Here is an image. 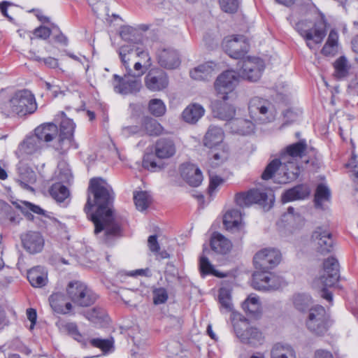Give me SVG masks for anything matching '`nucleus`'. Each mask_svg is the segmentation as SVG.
Wrapping results in <instances>:
<instances>
[{
    "mask_svg": "<svg viewBox=\"0 0 358 358\" xmlns=\"http://www.w3.org/2000/svg\"><path fill=\"white\" fill-rule=\"evenodd\" d=\"M110 203H87L85 210L94 224L96 234L105 231L106 241L120 235L121 228L115 220Z\"/></svg>",
    "mask_w": 358,
    "mask_h": 358,
    "instance_id": "1",
    "label": "nucleus"
},
{
    "mask_svg": "<svg viewBox=\"0 0 358 358\" xmlns=\"http://www.w3.org/2000/svg\"><path fill=\"white\" fill-rule=\"evenodd\" d=\"M307 149L306 140H301L297 143H292L286 147L280 154L282 160V170L284 171V176L287 180H294L299 175V160L304 155Z\"/></svg>",
    "mask_w": 358,
    "mask_h": 358,
    "instance_id": "2",
    "label": "nucleus"
},
{
    "mask_svg": "<svg viewBox=\"0 0 358 358\" xmlns=\"http://www.w3.org/2000/svg\"><path fill=\"white\" fill-rule=\"evenodd\" d=\"M57 125L48 123L38 127L35 129V134L27 137L18 147V151L21 155H32L38 151L43 143L52 141L57 135Z\"/></svg>",
    "mask_w": 358,
    "mask_h": 358,
    "instance_id": "3",
    "label": "nucleus"
},
{
    "mask_svg": "<svg viewBox=\"0 0 358 358\" xmlns=\"http://www.w3.org/2000/svg\"><path fill=\"white\" fill-rule=\"evenodd\" d=\"M296 30L306 41L309 48H313V41L315 44L321 43L326 36L327 22L323 13H320L319 19L315 22L313 31L310 21L304 20L297 22L295 25Z\"/></svg>",
    "mask_w": 358,
    "mask_h": 358,
    "instance_id": "4",
    "label": "nucleus"
},
{
    "mask_svg": "<svg viewBox=\"0 0 358 358\" xmlns=\"http://www.w3.org/2000/svg\"><path fill=\"white\" fill-rule=\"evenodd\" d=\"M10 113L24 116L33 113L37 108L34 94L27 90L16 92L6 104Z\"/></svg>",
    "mask_w": 358,
    "mask_h": 358,
    "instance_id": "5",
    "label": "nucleus"
},
{
    "mask_svg": "<svg viewBox=\"0 0 358 358\" xmlns=\"http://www.w3.org/2000/svg\"><path fill=\"white\" fill-rule=\"evenodd\" d=\"M339 264L334 257H329L323 263V269L318 279V282L323 286L321 296L329 302L333 300L332 293L327 289L331 287L339 279Z\"/></svg>",
    "mask_w": 358,
    "mask_h": 358,
    "instance_id": "6",
    "label": "nucleus"
},
{
    "mask_svg": "<svg viewBox=\"0 0 358 358\" xmlns=\"http://www.w3.org/2000/svg\"><path fill=\"white\" fill-rule=\"evenodd\" d=\"M66 294L74 304L81 307L91 306L97 299L96 294L86 284L78 280L69 282Z\"/></svg>",
    "mask_w": 358,
    "mask_h": 358,
    "instance_id": "7",
    "label": "nucleus"
},
{
    "mask_svg": "<svg viewBox=\"0 0 358 358\" xmlns=\"http://www.w3.org/2000/svg\"><path fill=\"white\" fill-rule=\"evenodd\" d=\"M306 324L313 334L323 336L328 331L329 326V315L325 308L320 305L310 308Z\"/></svg>",
    "mask_w": 358,
    "mask_h": 358,
    "instance_id": "8",
    "label": "nucleus"
},
{
    "mask_svg": "<svg viewBox=\"0 0 358 358\" xmlns=\"http://www.w3.org/2000/svg\"><path fill=\"white\" fill-rule=\"evenodd\" d=\"M232 324L236 336L243 343L256 345L261 341L262 333L257 328L251 327L245 318L241 316L236 320L233 318Z\"/></svg>",
    "mask_w": 358,
    "mask_h": 358,
    "instance_id": "9",
    "label": "nucleus"
},
{
    "mask_svg": "<svg viewBox=\"0 0 358 358\" xmlns=\"http://www.w3.org/2000/svg\"><path fill=\"white\" fill-rule=\"evenodd\" d=\"M248 110L250 117L255 122L265 123L273 119L271 104L267 100L262 98L251 99L248 105Z\"/></svg>",
    "mask_w": 358,
    "mask_h": 358,
    "instance_id": "10",
    "label": "nucleus"
},
{
    "mask_svg": "<svg viewBox=\"0 0 358 358\" xmlns=\"http://www.w3.org/2000/svg\"><path fill=\"white\" fill-rule=\"evenodd\" d=\"M238 65L240 76L252 82L257 81L264 69V63L259 57H247L238 62Z\"/></svg>",
    "mask_w": 358,
    "mask_h": 358,
    "instance_id": "11",
    "label": "nucleus"
},
{
    "mask_svg": "<svg viewBox=\"0 0 358 358\" xmlns=\"http://www.w3.org/2000/svg\"><path fill=\"white\" fill-rule=\"evenodd\" d=\"M113 86L116 93L127 95L138 92L142 87L141 80L132 76V72H126L123 76L113 75Z\"/></svg>",
    "mask_w": 358,
    "mask_h": 358,
    "instance_id": "12",
    "label": "nucleus"
},
{
    "mask_svg": "<svg viewBox=\"0 0 358 358\" xmlns=\"http://www.w3.org/2000/svg\"><path fill=\"white\" fill-rule=\"evenodd\" d=\"M62 120L60 123L59 135L57 142L52 145L53 148L62 154L67 151L73 143V135L75 124L73 121L66 117L62 113Z\"/></svg>",
    "mask_w": 358,
    "mask_h": 358,
    "instance_id": "13",
    "label": "nucleus"
},
{
    "mask_svg": "<svg viewBox=\"0 0 358 358\" xmlns=\"http://www.w3.org/2000/svg\"><path fill=\"white\" fill-rule=\"evenodd\" d=\"M281 255L275 248H264L258 251L253 258L255 268L268 271L275 267L280 262Z\"/></svg>",
    "mask_w": 358,
    "mask_h": 358,
    "instance_id": "14",
    "label": "nucleus"
},
{
    "mask_svg": "<svg viewBox=\"0 0 358 358\" xmlns=\"http://www.w3.org/2000/svg\"><path fill=\"white\" fill-rule=\"evenodd\" d=\"M223 224L225 229L241 240L247 231L245 223L243 220V215L237 209L227 210L223 216Z\"/></svg>",
    "mask_w": 358,
    "mask_h": 358,
    "instance_id": "15",
    "label": "nucleus"
},
{
    "mask_svg": "<svg viewBox=\"0 0 358 358\" xmlns=\"http://www.w3.org/2000/svg\"><path fill=\"white\" fill-rule=\"evenodd\" d=\"M89 198L87 201H90V195H93L94 201H113L115 193L106 181L101 178H92L90 181L88 187Z\"/></svg>",
    "mask_w": 358,
    "mask_h": 358,
    "instance_id": "16",
    "label": "nucleus"
},
{
    "mask_svg": "<svg viewBox=\"0 0 358 358\" xmlns=\"http://www.w3.org/2000/svg\"><path fill=\"white\" fill-rule=\"evenodd\" d=\"M222 47L225 52L234 59L243 57L248 50V44L243 36L226 37L223 41Z\"/></svg>",
    "mask_w": 358,
    "mask_h": 358,
    "instance_id": "17",
    "label": "nucleus"
},
{
    "mask_svg": "<svg viewBox=\"0 0 358 358\" xmlns=\"http://www.w3.org/2000/svg\"><path fill=\"white\" fill-rule=\"evenodd\" d=\"M252 285L258 290H275L280 287V280L268 271L259 270L253 274Z\"/></svg>",
    "mask_w": 358,
    "mask_h": 358,
    "instance_id": "18",
    "label": "nucleus"
},
{
    "mask_svg": "<svg viewBox=\"0 0 358 358\" xmlns=\"http://www.w3.org/2000/svg\"><path fill=\"white\" fill-rule=\"evenodd\" d=\"M238 83V76L234 71H226L220 75L215 82V88L218 94H223L222 99L227 100V95L234 91Z\"/></svg>",
    "mask_w": 358,
    "mask_h": 358,
    "instance_id": "19",
    "label": "nucleus"
},
{
    "mask_svg": "<svg viewBox=\"0 0 358 358\" xmlns=\"http://www.w3.org/2000/svg\"><path fill=\"white\" fill-rule=\"evenodd\" d=\"M235 201H274V191L272 189H252L238 192L235 195Z\"/></svg>",
    "mask_w": 358,
    "mask_h": 358,
    "instance_id": "20",
    "label": "nucleus"
},
{
    "mask_svg": "<svg viewBox=\"0 0 358 358\" xmlns=\"http://www.w3.org/2000/svg\"><path fill=\"white\" fill-rule=\"evenodd\" d=\"M317 250L321 254L329 252L334 245L331 234L327 229L317 227L312 235Z\"/></svg>",
    "mask_w": 358,
    "mask_h": 358,
    "instance_id": "21",
    "label": "nucleus"
},
{
    "mask_svg": "<svg viewBox=\"0 0 358 358\" xmlns=\"http://www.w3.org/2000/svg\"><path fill=\"white\" fill-rule=\"evenodd\" d=\"M23 248L30 254L41 252L44 247L45 241L41 233L30 231L22 235Z\"/></svg>",
    "mask_w": 358,
    "mask_h": 358,
    "instance_id": "22",
    "label": "nucleus"
},
{
    "mask_svg": "<svg viewBox=\"0 0 358 358\" xmlns=\"http://www.w3.org/2000/svg\"><path fill=\"white\" fill-rule=\"evenodd\" d=\"M145 86L151 91H161L168 85L166 73L162 70L150 71L145 78Z\"/></svg>",
    "mask_w": 358,
    "mask_h": 358,
    "instance_id": "23",
    "label": "nucleus"
},
{
    "mask_svg": "<svg viewBox=\"0 0 358 358\" xmlns=\"http://www.w3.org/2000/svg\"><path fill=\"white\" fill-rule=\"evenodd\" d=\"M118 52L126 72H133L130 62H134L135 59L138 57H148V55L146 52L141 50L139 48L134 49L131 45L121 46Z\"/></svg>",
    "mask_w": 358,
    "mask_h": 358,
    "instance_id": "24",
    "label": "nucleus"
},
{
    "mask_svg": "<svg viewBox=\"0 0 358 358\" xmlns=\"http://www.w3.org/2000/svg\"><path fill=\"white\" fill-rule=\"evenodd\" d=\"M180 170L181 177L190 186L198 187L203 181L201 170L194 164H183Z\"/></svg>",
    "mask_w": 358,
    "mask_h": 358,
    "instance_id": "25",
    "label": "nucleus"
},
{
    "mask_svg": "<svg viewBox=\"0 0 358 358\" xmlns=\"http://www.w3.org/2000/svg\"><path fill=\"white\" fill-rule=\"evenodd\" d=\"M176 152V144L171 138H161L157 141L155 145V154L159 159H169L172 157Z\"/></svg>",
    "mask_w": 358,
    "mask_h": 358,
    "instance_id": "26",
    "label": "nucleus"
},
{
    "mask_svg": "<svg viewBox=\"0 0 358 358\" xmlns=\"http://www.w3.org/2000/svg\"><path fill=\"white\" fill-rule=\"evenodd\" d=\"M158 63L165 69H173L179 66L180 61L176 50L164 49L158 54Z\"/></svg>",
    "mask_w": 358,
    "mask_h": 358,
    "instance_id": "27",
    "label": "nucleus"
},
{
    "mask_svg": "<svg viewBox=\"0 0 358 358\" xmlns=\"http://www.w3.org/2000/svg\"><path fill=\"white\" fill-rule=\"evenodd\" d=\"M219 301L221 305V311L223 313H231V320H238L241 316L238 313L234 311L231 302V292L229 287H223L219 291Z\"/></svg>",
    "mask_w": 358,
    "mask_h": 358,
    "instance_id": "28",
    "label": "nucleus"
},
{
    "mask_svg": "<svg viewBox=\"0 0 358 358\" xmlns=\"http://www.w3.org/2000/svg\"><path fill=\"white\" fill-rule=\"evenodd\" d=\"M210 247L216 253L225 255L231 250L232 243L220 233L214 232L210 238Z\"/></svg>",
    "mask_w": 358,
    "mask_h": 358,
    "instance_id": "29",
    "label": "nucleus"
},
{
    "mask_svg": "<svg viewBox=\"0 0 358 358\" xmlns=\"http://www.w3.org/2000/svg\"><path fill=\"white\" fill-rule=\"evenodd\" d=\"M214 65L213 62H205L189 71L191 78L199 81L208 80L213 77Z\"/></svg>",
    "mask_w": 358,
    "mask_h": 358,
    "instance_id": "30",
    "label": "nucleus"
},
{
    "mask_svg": "<svg viewBox=\"0 0 358 358\" xmlns=\"http://www.w3.org/2000/svg\"><path fill=\"white\" fill-rule=\"evenodd\" d=\"M27 279L34 287H42L48 282V271L43 266H36L27 273Z\"/></svg>",
    "mask_w": 358,
    "mask_h": 358,
    "instance_id": "31",
    "label": "nucleus"
},
{
    "mask_svg": "<svg viewBox=\"0 0 358 358\" xmlns=\"http://www.w3.org/2000/svg\"><path fill=\"white\" fill-rule=\"evenodd\" d=\"M227 125L231 132L241 135L250 134L255 129L253 122L243 118L232 119Z\"/></svg>",
    "mask_w": 358,
    "mask_h": 358,
    "instance_id": "32",
    "label": "nucleus"
},
{
    "mask_svg": "<svg viewBox=\"0 0 358 358\" xmlns=\"http://www.w3.org/2000/svg\"><path fill=\"white\" fill-rule=\"evenodd\" d=\"M223 99L217 103L213 108V113L215 117L229 122L233 119L236 110L233 106L227 103Z\"/></svg>",
    "mask_w": 358,
    "mask_h": 358,
    "instance_id": "33",
    "label": "nucleus"
},
{
    "mask_svg": "<svg viewBox=\"0 0 358 358\" xmlns=\"http://www.w3.org/2000/svg\"><path fill=\"white\" fill-rule=\"evenodd\" d=\"M310 190L306 185H297L288 189L282 194V201L304 200L310 194Z\"/></svg>",
    "mask_w": 358,
    "mask_h": 358,
    "instance_id": "34",
    "label": "nucleus"
},
{
    "mask_svg": "<svg viewBox=\"0 0 358 358\" xmlns=\"http://www.w3.org/2000/svg\"><path fill=\"white\" fill-rule=\"evenodd\" d=\"M205 110L198 103H192L187 106L182 113V119L189 124H195L204 115Z\"/></svg>",
    "mask_w": 358,
    "mask_h": 358,
    "instance_id": "35",
    "label": "nucleus"
},
{
    "mask_svg": "<svg viewBox=\"0 0 358 358\" xmlns=\"http://www.w3.org/2000/svg\"><path fill=\"white\" fill-rule=\"evenodd\" d=\"M242 308L248 315L255 318L259 317L262 313L259 299L253 294L249 295L243 302Z\"/></svg>",
    "mask_w": 358,
    "mask_h": 358,
    "instance_id": "36",
    "label": "nucleus"
},
{
    "mask_svg": "<svg viewBox=\"0 0 358 358\" xmlns=\"http://www.w3.org/2000/svg\"><path fill=\"white\" fill-rule=\"evenodd\" d=\"M223 139L222 129L218 127L210 126L204 136L203 143L205 146L211 148L222 143Z\"/></svg>",
    "mask_w": 358,
    "mask_h": 358,
    "instance_id": "37",
    "label": "nucleus"
},
{
    "mask_svg": "<svg viewBox=\"0 0 358 358\" xmlns=\"http://www.w3.org/2000/svg\"><path fill=\"white\" fill-rule=\"evenodd\" d=\"M55 179L57 182L71 184L73 181V174L69 164L65 161H60L58 163L57 169L55 172Z\"/></svg>",
    "mask_w": 358,
    "mask_h": 358,
    "instance_id": "38",
    "label": "nucleus"
},
{
    "mask_svg": "<svg viewBox=\"0 0 358 358\" xmlns=\"http://www.w3.org/2000/svg\"><path fill=\"white\" fill-rule=\"evenodd\" d=\"M63 183L57 182L49 189L50 194L56 201H64L71 199L70 190Z\"/></svg>",
    "mask_w": 358,
    "mask_h": 358,
    "instance_id": "39",
    "label": "nucleus"
},
{
    "mask_svg": "<svg viewBox=\"0 0 358 358\" xmlns=\"http://www.w3.org/2000/svg\"><path fill=\"white\" fill-rule=\"evenodd\" d=\"M271 358H297V357L292 346L277 343L271 350Z\"/></svg>",
    "mask_w": 358,
    "mask_h": 358,
    "instance_id": "40",
    "label": "nucleus"
},
{
    "mask_svg": "<svg viewBox=\"0 0 358 358\" xmlns=\"http://www.w3.org/2000/svg\"><path fill=\"white\" fill-rule=\"evenodd\" d=\"M338 33L331 30L329 34L327 41L322 49V53L325 56H334L338 52Z\"/></svg>",
    "mask_w": 358,
    "mask_h": 358,
    "instance_id": "41",
    "label": "nucleus"
},
{
    "mask_svg": "<svg viewBox=\"0 0 358 358\" xmlns=\"http://www.w3.org/2000/svg\"><path fill=\"white\" fill-rule=\"evenodd\" d=\"M13 203L15 204V208L19 209L29 220H32L34 219V216L31 213L38 215H45V210L43 209L38 206L34 205L32 203H22V205H20L18 203Z\"/></svg>",
    "mask_w": 358,
    "mask_h": 358,
    "instance_id": "42",
    "label": "nucleus"
},
{
    "mask_svg": "<svg viewBox=\"0 0 358 358\" xmlns=\"http://www.w3.org/2000/svg\"><path fill=\"white\" fill-rule=\"evenodd\" d=\"M121 38L128 42L137 43L141 39V32L131 26H124L120 31Z\"/></svg>",
    "mask_w": 358,
    "mask_h": 358,
    "instance_id": "43",
    "label": "nucleus"
},
{
    "mask_svg": "<svg viewBox=\"0 0 358 358\" xmlns=\"http://www.w3.org/2000/svg\"><path fill=\"white\" fill-rule=\"evenodd\" d=\"M143 127L150 136H159L164 134L163 127L153 118H145Z\"/></svg>",
    "mask_w": 358,
    "mask_h": 358,
    "instance_id": "44",
    "label": "nucleus"
},
{
    "mask_svg": "<svg viewBox=\"0 0 358 358\" xmlns=\"http://www.w3.org/2000/svg\"><path fill=\"white\" fill-rule=\"evenodd\" d=\"M64 296L62 293H55L49 297V302L52 310L57 313L65 314Z\"/></svg>",
    "mask_w": 358,
    "mask_h": 358,
    "instance_id": "45",
    "label": "nucleus"
},
{
    "mask_svg": "<svg viewBox=\"0 0 358 358\" xmlns=\"http://www.w3.org/2000/svg\"><path fill=\"white\" fill-rule=\"evenodd\" d=\"M335 76L338 78H343L347 76L350 69V65L347 59L342 56L334 62Z\"/></svg>",
    "mask_w": 358,
    "mask_h": 358,
    "instance_id": "46",
    "label": "nucleus"
},
{
    "mask_svg": "<svg viewBox=\"0 0 358 358\" xmlns=\"http://www.w3.org/2000/svg\"><path fill=\"white\" fill-rule=\"evenodd\" d=\"M279 169L280 171L284 173V171L282 170V160L280 157L272 160L266 166L262 174V178L265 180L271 179Z\"/></svg>",
    "mask_w": 358,
    "mask_h": 358,
    "instance_id": "47",
    "label": "nucleus"
},
{
    "mask_svg": "<svg viewBox=\"0 0 358 358\" xmlns=\"http://www.w3.org/2000/svg\"><path fill=\"white\" fill-rule=\"evenodd\" d=\"M85 317L94 323H101L106 316V311L99 307H94L85 313Z\"/></svg>",
    "mask_w": 358,
    "mask_h": 358,
    "instance_id": "48",
    "label": "nucleus"
},
{
    "mask_svg": "<svg viewBox=\"0 0 358 358\" xmlns=\"http://www.w3.org/2000/svg\"><path fill=\"white\" fill-rule=\"evenodd\" d=\"M294 307L299 311L306 310L311 303L310 296L302 294H297L293 297Z\"/></svg>",
    "mask_w": 358,
    "mask_h": 358,
    "instance_id": "49",
    "label": "nucleus"
},
{
    "mask_svg": "<svg viewBox=\"0 0 358 358\" xmlns=\"http://www.w3.org/2000/svg\"><path fill=\"white\" fill-rule=\"evenodd\" d=\"M150 112L156 117L163 115L166 111V106L161 99H154L149 103Z\"/></svg>",
    "mask_w": 358,
    "mask_h": 358,
    "instance_id": "50",
    "label": "nucleus"
},
{
    "mask_svg": "<svg viewBox=\"0 0 358 358\" xmlns=\"http://www.w3.org/2000/svg\"><path fill=\"white\" fill-rule=\"evenodd\" d=\"M200 271L202 275L213 274L215 276H221L213 268L208 259L204 256L200 257Z\"/></svg>",
    "mask_w": 358,
    "mask_h": 358,
    "instance_id": "51",
    "label": "nucleus"
},
{
    "mask_svg": "<svg viewBox=\"0 0 358 358\" xmlns=\"http://www.w3.org/2000/svg\"><path fill=\"white\" fill-rule=\"evenodd\" d=\"M20 177L22 180H20L19 182L21 187L23 189H29L31 192H34V189L32 187H31L28 184H27L25 182V181H27L29 183H32V182H35V180H36L35 173L33 171H31L29 169H27L25 170L24 173H21Z\"/></svg>",
    "mask_w": 358,
    "mask_h": 358,
    "instance_id": "52",
    "label": "nucleus"
},
{
    "mask_svg": "<svg viewBox=\"0 0 358 358\" xmlns=\"http://www.w3.org/2000/svg\"><path fill=\"white\" fill-rule=\"evenodd\" d=\"M90 343L92 346L100 348L105 353L109 352L113 347V339L92 338Z\"/></svg>",
    "mask_w": 358,
    "mask_h": 358,
    "instance_id": "53",
    "label": "nucleus"
},
{
    "mask_svg": "<svg viewBox=\"0 0 358 358\" xmlns=\"http://www.w3.org/2000/svg\"><path fill=\"white\" fill-rule=\"evenodd\" d=\"M168 298V292L165 288L158 287L152 289V299L155 305H159L166 303Z\"/></svg>",
    "mask_w": 358,
    "mask_h": 358,
    "instance_id": "54",
    "label": "nucleus"
},
{
    "mask_svg": "<svg viewBox=\"0 0 358 358\" xmlns=\"http://www.w3.org/2000/svg\"><path fill=\"white\" fill-rule=\"evenodd\" d=\"M330 199V189L326 185L320 184L316 189L314 201H329Z\"/></svg>",
    "mask_w": 358,
    "mask_h": 358,
    "instance_id": "55",
    "label": "nucleus"
},
{
    "mask_svg": "<svg viewBox=\"0 0 358 358\" xmlns=\"http://www.w3.org/2000/svg\"><path fill=\"white\" fill-rule=\"evenodd\" d=\"M239 3V0H220V7L225 13H233L236 12Z\"/></svg>",
    "mask_w": 358,
    "mask_h": 358,
    "instance_id": "56",
    "label": "nucleus"
},
{
    "mask_svg": "<svg viewBox=\"0 0 358 358\" xmlns=\"http://www.w3.org/2000/svg\"><path fill=\"white\" fill-rule=\"evenodd\" d=\"M229 154L226 150H220L215 152L213 154L211 158H210V163L213 167H216L223 162H224L228 158Z\"/></svg>",
    "mask_w": 358,
    "mask_h": 358,
    "instance_id": "57",
    "label": "nucleus"
},
{
    "mask_svg": "<svg viewBox=\"0 0 358 358\" xmlns=\"http://www.w3.org/2000/svg\"><path fill=\"white\" fill-rule=\"evenodd\" d=\"M301 115V111L299 110H294L293 109L287 110L284 113L285 122L282 124V127L287 125L292 122H294L299 118Z\"/></svg>",
    "mask_w": 358,
    "mask_h": 358,
    "instance_id": "58",
    "label": "nucleus"
},
{
    "mask_svg": "<svg viewBox=\"0 0 358 358\" xmlns=\"http://www.w3.org/2000/svg\"><path fill=\"white\" fill-rule=\"evenodd\" d=\"M143 166L145 169H147L151 171H157L161 170L163 168L162 164H157L154 159H152L150 155L144 157Z\"/></svg>",
    "mask_w": 358,
    "mask_h": 358,
    "instance_id": "59",
    "label": "nucleus"
},
{
    "mask_svg": "<svg viewBox=\"0 0 358 358\" xmlns=\"http://www.w3.org/2000/svg\"><path fill=\"white\" fill-rule=\"evenodd\" d=\"M64 329L67 333L71 336L75 340L80 342L82 340V335L80 334L78 327L75 323L68 322L64 325Z\"/></svg>",
    "mask_w": 358,
    "mask_h": 358,
    "instance_id": "60",
    "label": "nucleus"
},
{
    "mask_svg": "<svg viewBox=\"0 0 358 358\" xmlns=\"http://www.w3.org/2000/svg\"><path fill=\"white\" fill-rule=\"evenodd\" d=\"M51 33V29L45 26H39L33 31V34L34 35L35 38L41 40L48 39L50 37Z\"/></svg>",
    "mask_w": 358,
    "mask_h": 358,
    "instance_id": "61",
    "label": "nucleus"
},
{
    "mask_svg": "<svg viewBox=\"0 0 358 358\" xmlns=\"http://www.w3.org/2000/svg\"><path fill=\"white\" fill-rule=\"evenodd\" d=\"M224 180L220 177L217 176H210V184L208 187V194L210 196H213V194L216 192V189L223 183Z\"/></svg>",
    "mask_w": 358,
    "mask_h": 358,
    "instance_id": "62",
    "label": "nucleus"
},
{
    "mask_svg": "<svg viewBox=\"0 0 358 358\" xmlns=\"http://www.w3.org/2000/svg\"><path fill=\"white\" fill-rule=\"evenodd\" d=\"M153 199L150 192L139 191L134 192V201H151Z\"/></svg>",
    "mask_w": 358,
    "mask_h": 358,
    "instance_id": "63",
    "label": "nucleus"
},
{
    "mask_svg": "<svg viewBox=\"0 0 358 358\" xmlns=\"http://www.w3.org/2000/svg\"><path fill=\"white\" fill-rule=\"evenodd\" d=\"M148 246L154 254H157L159 252L160 247L156 235H152L148 237Z\"/></svg>",
    "mask_w": 358,
    "mask_h": 358,
    "instance_id": "64",
    "label": "nucleus"
}]
</instances>
